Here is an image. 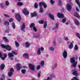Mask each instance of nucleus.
Here are the masks:
<instances>
[{
  "label": "nucleus",
  "mask_w": 80,
  "mask_h": 80,
  "mask_svg": "<svg viewBox=\"0 0 80 80\" xmlns=\"http://www.w3.org/2000/svg\"><path fill=\"white\" fill-rule=\"evenodd\" d=\"M75 58H72L70 59V62L71 63H72V66L73 67H76L77 66V61L75 62Z\"/></svg>",
  "instance_id": "obj_1"
},
{
  "label": "nucleus",
  "mask_w": 80,
  "mask_h": 80,
  "mask_svg": "<svg viewBox=\"0 0 80 80\" xmlns=\"http://www.w3.org/2000/svg\"><path fill=\"white\" fill-rule=\"evenodd\" d=\"M26 67L25 66H23L21 67L20 64H17L16 65V68H17L18 71H20L21 68H26Z\"/></svg>",
  "instance_id": "obj_2"
},
{
  "label": "nucleus",
  "mask_w": 80,
  "mask_h": 80,
  "mask_svg": "<svg viewBox=\"0 0 80 80\" xmlns=\"http://www.w3.org/2000/svg\"><path fill=\"white\" fill-rule=\"evenodd\" d=\"M29 67L31 70L32 71H35V65L33 64H29Z\"/></svg>",
  "instance_id": "obj_3"
},
{
  "label": "nucleus",
  "mask_w": 80,
  "mask_h": 80,
  "mask_svg": "<svg viewBox=\"0 0 80 80\" xmlns=\"http://www.w3.org/2000/svg\"><path fill=\"white\" fill-rule=\"evenodd\" d=\"M15 18L18 22H20L21 20V17L19 14H17L16 15Z\"/></svg>",
  "instance_id": "obj_4"
},
{
  "label": "nucleus",
  "mask_w": 80,
  "mask_h": 80,
  "mask_svg": "<svg viewBox=\"0 0 80 80\" xmlns=\"http://www.w3.org/2000/svg\"><path fill=\"white\" fill-rule=\"evenodd\" d=\"M22 12L24 15H27L29 14V12L27 10V9L26 8H24L22 11Z\"/></svg>",
  "instance_id": "obj_5"
},
{
  "label": "nucleus",
  "mask_w": 80,
  "mask_h": 80,
  "mask_svg": "<svg viewBox=\"0 0 80 80\" xmlns=\"http://www.w3.org/2000/svg\"><path fill=\"white\" fill-rule=\"evenodd\" d=\"M72 72V74L73 75H75V76H78V73L77 72L76 69L73 70Z\"/></svg>",
  "instance_id": "obj_6"
},
{
  "label": "nucleus",
  "mask_w": 80,
  "mask_h": 80,
  "mask_svg": "<svg viewBox=\"0 0 80 80\" xmlns=\"http://www.w3.org/2000/svg\"><path fill=\"white\" fill-rule=\"evenodd\" d=\"M25 28H26L25 24L24 23H23L21 25V30L23 32H25L24 29Z\"/></svg>",
  "instance_id": "obj_7"
},
{
  "label": "nucleus",
  "mask_w": 80,
  "mask_h": 80,
  "mask_svg": "<svg viewBox=\"0 0 80 80\" xmlns=\"http://www.w3.org/2000/svg\"><path fill=\"white\" fill-rule=\"evenodd\" d=\"M42 5H43L44 8H45L47 7L46 4H45V3L43 2H42L39 3V6L40 7H42Z\"/></svg>",
  "instance_id": "obj_8"
},
{
  "label": "nucleus",
  "mask_w": 80,
  "mask_h": 80,
  "mask_svg": "<svg viewBox=\"0 0 80 80\" xmlns=\"http://www.w3.org/2000/svg\"><path fill=\"white\" fill-rule=\"evenodd\" d=\"M62 55L64 58H66L67 57V52L66 51H64L62 53Z\"/></svg>",
  "instance_id": "obj_9"
},
{
  "label": "nucleus",
  "mask_w": 80,
  "mask_h": 80,
  "mask_svg": "<svg viewBox=\"0 0 80 80\" xmlns=\"http://www.w3.org/2000/svg\"><path fill=\"white\" fill-rule=\"evenodd\" d=\"M6 49L8 51H10L12 50V47L9 45H6Z\"/></svg>",
  "instance_id": "obj_10"
},
{
  "label": "nucleus",
  "mask_w": 80,
  "mask_h": 80,
  "mask_svg": "<svg viewBox=\"0 0 80 80\" xmlns=\"http://www.w3.org/2000/svg\"><path fill=\"white\" fill-rule=\"evenodd\" d=\"M67 8L68 11H70L72 8V6L69 4H68L67 5Z\"/></svg>",
  "instance_id": "obj_11"
},
{
  "label": "nucleus",
  "mask_w": 80,
  "mask_h": 80,
  "mask_svg": "<svg viewBox=\"0 0 80 80\" xmlns=\"http://www.w3.org/2000/svg\"><path fill=\"white\" fill-rule=\"evenodd\" d=\"M74 22L77 26H79L80 25V22H79V21L77 19H75L74 21Z\"/></svg>",
  "instance_id": "obj_12"
},
{
  "label": "nucleus",
  "mask_w": 80,
  "mask_h": 80,
  "mask_svg": "<svg viewBox=\"0 0 80 80\" xmlns=\"http://www.w3.org/2000/svg\"><path fill=\"white\" fill-rule=\"evenodd\" d=\"M74 43V42L73 41H72V42L71 43L70 45H69V48L70 49H72L73 47V43Z\"/></svg>",
  "instance_id": "obj_13"
},
{
  "label": "nucleus",
  "mask_w": 80,
  "mask_h": 80,
  "mask_svg": "<svg viewBox=\"0 0 80 80\" xmlns=\"http://www.w3.org/2000/svg\"><path fill=\"white\" fill-rule=\"evenodd\" d=\"M57 15L59 18H63L64 16L63 14L59 13H57Z\"/></svg>",
  "instance_id": "obj_14"
},
{
  "label": "nucleus",
  "mask_w": 80,
  "mask_h": 80,
  "mask_svg": "<svg viewBox=\"0 0 80 80\" xmlns=\"http://www.w3.org/2000/svg\"><path fill=\"white\" fill-rule=\"evenodd\" d=\"M48 16L49 17H50V18L51 19V20H54V16H53V15L52 14H51L49 13L48 14Z\"/></svg>",
  "instance_id": "obj_15"
},
{
  "label": "nucleus",
  "mask_w": 80,
  "mask_h": 80,
  "mask_svg": "<svg viewBox=\"0 0 80 80\" xmlns=\"http://www.w3.org/2000/svg\"><path fill=\"white\" fill-rule=\"evenodd\" d=\"M37 54L38 55H39L41 54V50H40V48H38V49L37 51Z\"/></svg>",
  "instance_id": "obj_16"
},
{
  "label": "nucleus",
  "mask_w": 80,
  "mask_h": 80,
  "mask_svg": "<svg viewBox=\"0 0 80 80\" xmlns=\"http://www.w3.org/2000/svg\"><path fill=\"white\" fill-rule=\"evenodd\" d=\"M37 14L35 12L33 13H32L31 14V16L32 17H36V16H37Z\"/></svg>",
  "instance_id": "obj_17"
},
{
  "label": "nucleus",
  "mask_w": 80,
  "mask_h": 80,
  "mask_svg": "<svg viewBox=\"0 0 80 80\" xmlns=\"http://www.w3.org/2000/svg\"><path fill=\"white\" fill-rule=\"evenodd\" d=\"M59 27V23L57 22L56 25L54 26V29H57Z\"/></svg>",
  "instance_id": "obj_18"
},
{
  "label": "nucleus",
  "mask_w": 80,
  "mask_h": 80,
  "mask_svg": "<svg viewBox=\"0 0 80 80\" xmlns=\"http://www.w3.org/2000/svg\"><path fill=\"white\" fill-rule=\"evenodd\" d=\"M23 56L25 58H28V55L27 53L24 54Z\"/></svg>",
  "instance_id": "obj_19"
},
{
  "label": "nucleus",
  "mask_w": 80,
  "mask_h": 80,
  "mask_svg": "<svg viewBox=\"0 0 80 80\" xmlns=\"http://www.w3.org/2000/svg\"><path fill=\"white\" fill-rule=\"evenodd\" d=\"M30 44L28 42H26L25 43V46L26 47V48H28L30 47Z\"/></svg>",
  "instance_id": "obj_20"
},
{
  "label": "nucleus",
  "mask_w": 80,
  "mask_h": 80,
  "mask_svg": "<svg viewBox=\"0 0 80 80\" xmlns=\"http://www.w3.org/2000/svg\"><path fill=\"white\" fill-rule=\"evenodd\" d=\"M49 50L50 51H52L53 52L54 50H55V48L52 46H51L49 47Z\"/></svg>",
  "instance_id": "obj_21"
},
{
  "label": "nucleus",
  "mask_w": 80,
  "mask_h": 80,
  "mask_svg": "<svg viewBox=\"0 0 80 80\" xmlns=\"http://www.w3.org/2000/svg\"><path fill=\"white\" fill-rule=\"evenodd\" d=\"M0 68L1 70H3L4 69V68H5V65L3 64H2L1 65Z\"/></svg>",
  "instance_id": "obj_22"
},
{
  "label": "nucleus",
  "mask_w": 80,
  "mask_h": 80,
  "mask_svg": "<svg viewBox=\"0 0 80 80\" xmlns=\"http://www.w3.org/2000/svg\"><path fill=\"white\" fill-rule=\"evenodd\" d=\"M12 27L14 30L15 28V23L14 22H12Z\"/></svg>",
  "instance_id": "obj_23"
},
{
  "label": "nucleus",
  "mask_w": 80,
  "mask_h": 80,
  "mask_svg": "<svg viewBox=\"0 0 80 80\" xmlns=\"http://www.w3.org/2000/svg\"><path fill=\"white\" fill-rule=\"evenodd\" d=\"M47 21H45L44 24V28H46V27H47Z\"/></svg>",
  "instance_id": "obj_24"
},
{
  "label": "nucleus",
  "mask_w": 80,
  "mask_h": 80,
  "mask_svg": "<svg viewBox=\"0 0 80 80\" xmlns=\"http://www.w3.org/2000/svg\"><path fill=\"white\" fill-rule=\"evenodd\" d=\"M5 5L6 6H8L10 5V3H9V2L8 1H6L5 2Z\"/></svg>",
  "instance_id": "obj_25"
},
{
  "label": "nucleus",
  "mask_w": 80,
  "mask_h": 80,
  "mask_svg": "<svg viewBox=\"0 0 80 80\" xmlns=\"http://www.w3.org/2000/svg\"><path fill=\"white\" fill-rule=\"evenodd\" d=\"M74 16L75 17H77L78 18H79V17H80V16L78 15V13L77 12H75L74 14Z\"/></svg>",
  "instance_id": "obj_26"
},
{
  "label": "nucleus",
  "mask_w": 80,
  "mask_h": 80,
  "mask_svg": "<svg viewBox=\"0 0 80 80\" xmlns=\"http://www.w3.org/2000/svg\"><path fill=\"white\" fill-rule=\"evenodd\" d=\"M43 11V8L42 7L40 6V9H39V12L40 13H42Z\"/></svg>",
  "instance_id": "obj_27"
},
{
  "label": "nucleus",
  "mask_w": 80,
  "mask_h": 80,
  "mask_svg": "<svg viewBox=\"0 0 80 80\" xmlns=\"http://www.w3.org/2000/svg\"><path fill=\"white\" fill-rule=\"evenodd\" d=\"M34 26H35V23H32L31 24V25L30 26V28H33V27Z\"/></svg>",
  "instance_id": "obj_28"
},
{
  "label": "nucleus",
  "mask_w": 80,
  "mask_h": 80,
  "mask_svg": "<svg viewBox=\"0 0 80 80\" xmlns=\"http://www.w3.org/2000/svg\"><path fill=\"white\" fill-rule=\"evenodd\" d=\"M8 56L9 57H12L13 56V54L12 53H10L8 54Z\"/></svg>",
  "instance_id": "obj_29"
},
{
  "label": "nucleus",
  "mask_w": 80,
  "mask_h": 80,
  "mask_svg": "<svg viewBox=\"0 0 80 80\" xmlns=\"http://www.w3.org/2000/svg\"><path fill=\"white\" fill-rule=\"evenodd\" d=\"M12 74H13V72H9L8 73V76L9 77H10L12 75Z\"/></svg>",
  "instance_id": "obj_30"
},
{
  "label": "nucleus",
  "mask_w": 80,
  "mask_h": 80,
  "mask_svg": "<svg viewBox=\"0 0 80 80\" xmlns=\"http://www.w3.org/2000/svg\"><path fill=\"white\" fill-rule=\"evenodd\" d=\"M18 5L19 6H22L23 5V3L21 2H19L18 3Z\"/></svg>",
  "instance_id": "obj_31"
},
{
  "label": "nucleus",
  "mask_w": 80,
  "mask_h": 80,
  "mask_svg": "<svg viewBox=\"0 0 80 80\" xmlns=\"http://www.w3.org/2000/svg\"><path fill=\"white\" fill-rule=\"evenodd\" d=\"M4 24L5 25H8L9 24V22H8V21H5Z\"/></svg>",
  "instance_id": "obj_32"
},
{
  "label": "nucleus",
  "mask_w": 80,
  "mask_h": 80,
  "mask_svg": "<svg viewBox=\"0 0 80 80\" xmlns=\"http://www.w3.org/2000/svg\"><path fill=\"white\" fill-rule=\"evenodd\" d=\"M2 38L4 42H8V39L5 37H3Z\"/></svg>",
  "instance_id": "obj_33"
},
{
  "label": "nucleus",
  "mask_w": 80,
  "mask_h": 80,
  "mask_svg": "<svg viewBox=\"0 0 80 80\" xmlns=\"http://www.w3.org/2000/svg\"><path fill=\"white\" fill-rule=\"evenodd\" d=\"M45 62H44V61H42L40 63V65L42 66H43L44 65V63Z\"/></svg>",
  "instance_id": "obj_34"
},
{
  "label": "nucleus",
  "mask_w": 80,
  "mask_h": 80,
  "mask_svg": "<svg viewBox=\"0 0 80 80\" xmlns=\"http://www.w3.org/2000/svg\"><path fill=\"white\" fill-rule=\"evenodd\" d=\"M21 72H22V73L25 74V73H26V70H25V69H22V70Z\"/></svg>",
  "instance_id": "obj_35"
},
{
  "label": "nucleus",
  "mask_w": 80,
  "mask_h": 80,
  "mask_svg": "<svg viewBox=\"0 0 80 80\" xmlns=\"http://www.w3.org/2000/svg\"><path fill=\"white\" fill-rule=\"evenodd\" d=\"M1 47L2 48H6V45L4 44H1Z\"/></svg>",
  "instance_id": "obj_36"
},
{
  "label": "nucleus",
  "mask_w": 80,
  "mask_h": 80,
  "mask_svg": "<svg viewBox=\"0 0 80 80\" xmlns=\"http://www.w3.org/2000/svg\"><path fill=\"white\" fill-rule=\"evenodd\" d=\"M66 21H67V19H66L65 18H64L62 20V23H65V22H66Z\"/></svg>",
  "instance_id": "obj_37"
},
{
  "label": "nucleus",
  "mask_w": 80,
  "mask_h": 80,
  "mask_svg": "<svg viewBox=\"0 0 80 80\" xmlns=\"http://www.w3.org/2000/svg\"><path fill=\"white\" fill-rule=\"evenodd\" d=\"M78 46L77 45H76L74 47L75 50H77L78 49Z\"/></svg>",
  "instance_id": "obj_38"
},
{
  "label": "nucleus",
  "mask_w": 80,
  "mask_h": 80,
  "mask_svg": "<svg viewBox=\"0 0 80 80\" xmlns=\"http://www.w3.org/2000/svg\"><path fill=\"white\" fill-rule=\"evenodd\" d=\"M3 15L5 17H7V18H10V16H9V15H8V14H4Z\"/></svg>",
  "instance_id": "obj_39"
},
{
  "label": "nucleus",
  "mask_w": 80,
  "mask_h": 80,
  "mask_svg": "<svg viewBox=\"0 0 80 80\" xmlns=\"http://www.w3.org/2000/svg\"><path fill=\"white\" fill-rule=\"evenodd\" d=\"M38 23H40V24H43V23H44V21H39L38 22Z\"/></svg>",
  "instance_id": "obj_40"
},
{
  "label": "nucleus",
  "mask_w": 80,
  "mask_h": 80,
  "mask_svg": "<svg viewBox=\"0 0 80 80\" xmlns=\"http://www.w3.org/2000/svg\"><path fill=\"white\" fill-rule=\"evenodd\" d=\"M56 45V42H55V41H54L53 42V43H52V47H55Z\"/></svg>",
  "instance_id": "obj_41"
},
{
  "label": "nucleus",
  "mask_w": 80,
  "mask_h": 80,
  "mask_svg": "<svg viewBox=\"0 0 80 80\" xmlns=\"http://www.w3.org/2000/svg\"><path fill=\"white\" fill-rule=\"evenodd\" d=\"M15 44L16 47H18V46H19V43H18L17 41L15 42Z\"/></svg>",
  "instance_id": "obj_42"
},
{
  "label": "nucleus",
  "mask_w": 80,
  "mask_h": 80,
  "mask_svg": "<svg viewBox=\"0 0 80 80\" xmlns=\"http://www.w3.org/2000/svg\"><path fill=\"white\" fill-rule=\"evenodd\" d=\"M40 65H38L36 68V69L37 70H39V69H40Z\"/></svg>",
  "instance_id": "obj_43"
},
{
  "label": "nucleus",
  "mask_w": 80,
  "mask_h": 80,
  "mask_svg": "<svg viewBox=\"0 0 80 80\" xmlns=\"http://www.w3.org/2000/svg\"><path fill=\"white\" fill-rule=\"evenodd\" d=\"M41 74V72L40 71H39L38 73V77H40V75Z\"/></svg>",
  "instance_id": "obj_44"
},
{
  "label": "nucleus",
  "mask_w": 80,
  "mask_h": 80,
  "mask_svg": "<svg viewBox=\"0 0 80 80\" xmlns=\"http://www.w3.org/2000/svg\"><path fill=\"white\" fill-rule=\"evenodd\" d=\"M33 37H34L35 38H40V36L35 35Z\"/></svg>",
  "instance_id": "obj_45"
},
{
  "label": "nucleus",
  "mask_w": 80,
  "mask_h": 80,
  "mask_svg": "<svg viewBox=\"0 0 80 80\" xmlns=\"http://www.w3.org/2000/svg\"><path fill=\"white\" fill-rule=\"evenodd\" d=\"M73 79H72L71 80H79V79H78V78L75 77H73Z\"/></svg>",
  "instance_id": "obj_46"
},
{
  "label": "nucleus",
  "mask_w": 80,
  "mask_h": 80,
  "mask_svg": "<svg viewBox=\"0 0 80 80\" xmlns=\"http://www.w3.org/2000/svg\"><path fill=\"white\" fill-rule=\"evenodd\" d=\"M12 53H13V54H14V55H17V52H15L14 51H12Z\"/></svg>",
  "instance_id": "obj_47"
},
{
  "label": "nucleus",
  "mask_w": 80,
  "mask_h": 80,
  "mask_svg": "<svg viewBox=\"0 0 80 80\" xmlns=\"http://www.w3.org/2000/svg\"><path fill=\"white\" fill-rule=\"evenodd\" d=\"M13 71H14V69L13 68H11L10 69V72H12V73H13Z\"/></svg>",
  "instance_id": "obj_48"
},
{
  "label": "nucleus",
  "mask_w": 80,
  "mask_h": 80,
  "mask_svg": "<svg viewBox=\"0 0 80 80\" xmlns=\"http://www.w3.org/2000/svg\"><path fill=\"white\" fill-rule=\"evenodd\" d=\"M33 30L34 32H37V28H35V27H33Z\"/></svg>",
  "instance_id": "obj_49"
},
{
  "label": "nucleus",
  "mask_w": 80,
  "mask_h": 80,
  "mask_svg": "<svg viewBox=\"0 0 80 80\" xmlns=\"http://www.w3.org/2000/svg\"><path fill=\"white\" fill-rule=\"evenodd\" d=\"M77 36L78 37V38H79V39H80V34H79V33H77L76 34Z\"/></svg>",
  "instance_id": "obj_50"
},
{
  "label": "nucleus",
  "mask_w": 80,
  "mask_h": 80,
  "mask_svg": "<svg viewBox=\"0 0 80 80\" xmlns=\"http://www.w3.org/2000/svg\"><path fill=\"white\" fill-rule=\"evenodd\" d=\"M59 43H61L62 42V38H60L58 40Z\"/></svg>",
  "instance_id": "obj_51"
},
{
  "label": "nucleus",
  "mask_w": 80,
  "mask_h": 80,
  "mask_svg": "<svg viewBox=\"0 0 80 80\" xmlns=\"http://www.w3.org/2000/svg\"><path fill=\"white\" fill-rule=\"evenodd\" d=\"M34 7L35 8H37L38 7V5L37 4V3H35L34 5Z\"/></svg>",
  "instance_id": "obj_52"
},
{
  "label": "nucleus",
  "mask_w": 80,
  "mask_h": 80,
  "mask_svg": "<svg viewBox=\"0 0 80 80\" xmlns=\"http://www.w3.org/2000/svg\"><path fill=\"white\" fill-rule=\"evenodd\" d=\"M10 31V29H8L6 30L5 31L6 33H8Z\"/></svg>",
  "instance_id": "obj_53"
},
{
  "label": "nucleus",
  "mask_w": 80,
  "mask_h": 80,
  "mask_svg": "<svg viewBox=\"0 0 80 80\" xmlns=\"http://www.w3.org/2000/svg\"><path fill=\"white\" fill-rule=\"evenodd\" d=\"M50 3L51 4H53L54 3V1L53 0H50Z\"/></svg>",
  "instance_id": "obj_54"
},
{
  "label": "nucleus",
  "mask_w": 80,
  "mask_h": 80,
  "mask_svg": "<svg viewBox=\"0 0 80 80\" xmlns=\"http://www.w3.org/2000/svg\"><path fill=\"white\" fill-rule=\"evenodd\" d=\"M40 50L41 51H43V50H44V48L43 47H41L40 48Z\"/></svg>",
  "instance_id": "obj_55"
},
{
  "label": "nucleus",
  "mask_w": 80,
  "mask_h": 80,
  "mask_svg": "<svg viewBox=\"0 0 80 80\" xmlns=\"http://www.w3.org/2000/svg\"><path fill=\"white\" fill-rule=\"evenodd\" d=\"M65 40H66V41H68V40H69V39L68 38V37H66L65 38Z\"/></svg>",
  "instance_id": "obj_56"
},
{
  "label": "nucleus",
  "mask_w": 80,
  "mask_h": 80,
  "mask_svg": "<svg viewBox=\"0 0 80 80\" xmlns=\"http://www.w3.org/2000/svg\"><path fill=\"white\" fill-rule=\"evenodd\" d=\"M12 21H13V19L12 18L10 19L9 20V22H12Z\"/></svg>",
  "instance_id": "obj_57"
},
{
  "label": "nucleus",
  "mask_w": 80,
  "mask_h": 80,
  "mask_svg": "<svg viewBox=\"0 0 80 80\" xmlns=\"http://www.w3.org/2000/svg\"><path fill=\"white\" fill-rule=\"evenodd\" d=\"M55 75H54V74H52L51 75V77L52 78L55 77Z\"/></svg>",
  "instance_id": "obj_58"
},
{
  "label": "nucleus",
  "mask_w": 80,
  "mask_h": 80,
  "mask_svg": "<svg viewBox=\"0 0 80 80\" xmlns=\"http://www.w3.org/2000/svg\"><path fill=\"white\" fill-rule=\"evenodd\" d=\"M57 67V63H55L54 64V67L56 68V67Z\"/></svg>",
  "instance_id": "obj_59"
},
{
  "label": "nucleus",
  "mask_w": 80,
  "mask_h": 80,
  "mask_svg": "<svg viewBox=\"0 0 80 80\" xmlns=\"http://www.w3.org/2000/svg\"><path fill=\"white\" fill-rule=\"evenodd\" d=\"M76 9L77 11H78V12L79 11V9H78V8H77V7H76Z\"/></svg>",
  "instance_id": "obj_60"
},
{
  "label": "nucleus",
  "mask_w": 80,
  "mask_h": 80,
  "mask_svg": "<svg viewBox=\"0 0 80 80\" xmlns=\"http://www.w3.org/2000/svg\"><path fill=\"white\" fill-rule=\"evenodd\" d=\"M2 57V52H0V57Z\"/></svg>",
  "instance_id": "obj_61"
},
{
  "label": "nucleus",
  "mask_w": 80,
  "mask_h": 80,
  "mask_svg": "<svg viewBox=\"0 0 80 80\" xmlns=\"http://www.w3.org/2000/svg\"><path fill=\"white\" fill-rule=\"evenodd\" d=\"M56 68L55 67V66H52V70H55V68Z\"/></svg>",
  "instance_id": "obj_62"
},
{
  "label": "nucleus",
  "mask_w": 80,
  "mask_h": 80,
  "mask_svg": "<svg viewBox=\"0 0 80 80\" xmlns=\"http://www.w3.org/2000/svg\"><path fill=\"white\" fill-rule=\"evenodd\" d=\"M58 3L59 4H61V1L60 0L58 1Z\"/></svg>",
  "instance_id": "obj_63"
},
{
  "label": "nucleus",
  "mask_w": 80,
  "mask_h": 80,
  "mask_svg": "<svg viewBox=\"0 0 80 80\" xmlns=\"http://www.w3.org/2000/svg\"><path fill=\"white\" fill-rule=\"evenodd\" d=\"M67 44H69V43H70V41H68L67 42V43H66Z\"/></svg>",
  "instance_id": "obj_64"
}]
</instances>
